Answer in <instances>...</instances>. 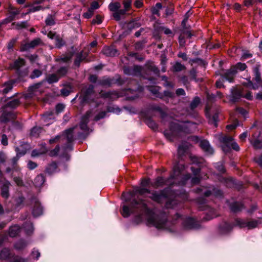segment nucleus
<instances>
[{"label":"nucleus","instance_id":"obj_26","mask_svg":"<svg viewBox=\"0 0 262 262\" xmlns=\"http://www.w3.org/2000/svg\"><path fill=\"white\" fill-rule=\"evenodd\" d=\"M147 89L153 95H155L156 97L160 99H163V95L162 93L159 92L160 87L158 86H147Z\"/></svg>","mask_w":262,"mask_h":262},{"label":"nucleus","instance_id":"obj_22","mask_svg":"<svg viewBox=\"0 0 262 262\" xmlns=\"http://www.w3.org/2000/svg\"><path fill=\"white\" fill-rule=\"evenodd\" d=\"M41 119L45 123H46L47 125L52 123L55 119L54 112L53 111L46 112L42 115Z\"/></svg>","mask_w":262,"mask_h":262},{"label":"nucleus","instance_id":"obj_50","mask_svg":"<svg viewBox=\"0 0 262 262\" xmlns=\"http://www.w3.org/2000/svg\"><path fill=\"white\" fill-rule=\"evenodd\" d=\"M45 23L47 26H53L55 24L54 17L51 15H49L46 19Z\"/></svg>","mask_w":262,"mask_h":262},{"label":"nucleus","instance_id":"obj_9","mask_svg":"<svg viewBox=\"0 0 262 262\" xmlns=\"http://www.w3.org/2000/svg\"><path fill=\"white\" fill-rule=\"evenodd\" d=\"M21 147H22V146L20 147H16V151L17 152L16 156L14 157H13L9 162V164H10L12 168L8 167L6 168V172H10L12 169H16L17 167V161L20 156H22L24 155L27 151V149H21Z\"/></svg>","mask_w":262,"mask_h":262},{"label":"nucleus","instance_id":"obj_27","mask_svg":"<svg viewBox=\"0 0 262 262\" xmlns=\"http://www.w3.org/2000/svg\"><path fill=\"white\" fill-rule=\"evenodd\" d=\"M25 64V61L24 59L19 58L14 61V62L11 64L10 67L12 69L18 71L19 69L24 66Z\"/></svg>","mask_w":262,"mask_h":262},{"label":"nucleus","instance_id":"obj_28","mask_svg":"<svg viewBox=\"0 0 262 262\" xmlns=\"http://www.w3.org/2000/svg\"><path fill=\"white\" fill-rule=\"evenodd\" d=\"M14 83L15 81L13 80L5 82L3 85L4 87V89L2 90L3 93L6 94L10 92L12 90Z\"/></svg>","mask_w":262,"mask_h":262},{"label":"nucleus","instance_id":"obj_16","mask_svg":"<svg viewBox=\"0 0 262 262\" xmlns=\"http://www.w3.org/2000/svg\"><path fill=\"white\" fill-rule=\"evenodd\" d=\"M203 188H198L196 190L197 193L204 194L205 196H209L211 194H213L216 197H221L223 195V193L221 190L215 188H213L212 191L209 190H204Z\"/></svg>","mask_w":262,"mask_h":262},{"label":"nucleus","instance_id":"obj_14","mask_svg":"<svg viewBox=\"0 0 262 262\" xmlns=\"http://www.w3.org/2000/svg\"><path fill=\"white\" fill-rule=\"evenodd\" d=\"M219 140L223 144L222 145V149L224 152H228L230 149V144L233 139L231 136L220 135Z\"/></svg>","mask_w":262,"mask_h":262},{"label":"nucleus","instance_id":"obj_15","mask_svg":"<svg viewBox=\"0 0 262 262\" xmlns=\"http://www.w3.org/2000/svg\"><path fill=\"white\" fill-rule=\"evenodd\" d=\"M191 162L192 164H195L198 166V167L195 168L194 166L191 167V171L196 176L199 174L201 170V164L204 162V159L202 158H198L195 156L190 157Z\"/></svg>","mask_w":262,"mask_h":262},{"label":"nucleus","instance_id":"obj_63","mask_svg":"<svg viewBox=\"0 0 262 262\" xmlns=\"http://www.w3.org/2000/svg\"><path fill=\"white\" fill-rule=\"evenodd\" d=\"M132 4V0H123V5L124 6V8L129 10Z\"/></svg>","mask_w":262,"mask_h":262},{"label":"nucleus","instance_id":"obj_62","mask_svg":"<svg viewBox=\"0 0 262 262\" xmlns=\"http://www.w3.org/2000/svg\"><path fill=\"white\" fill-rule=\"evenodd\" d=\"M106 114V112L105 111L99 113L95 117L94 120L95 121H98L101 119L104 118Z\"/></svg>","mask_w":262,"mask_h":262},{"label":"nucleus","instance_id":"obj_5","mask_svg":"<svg viewBox=\"0 0 262 262\" xmlns=\"http://www.w3.org/2000/svg\"><path fill=\"white\" fill-rule=\"evenodd\" d=\"M260 223L258 220L243 219L237 218L235 220V225L241 228H246L248 230H251L256 228Z\"/></svg>","mask_w":262,"mask_h":262},{"label":"nucleus","instance_id":"obj_43","mask_svg":"<svg viewBox=\"0 0 262 262\" xmlns=\"http://www.w3.org/2000/svg\"><path fill=\"white\" fill-rule=\"evenodd\" d=\"M42 130V128L40 127H34L31 130L30 135L33 137H37Z\"/></svg>","mask_w":262,"mask_h":262},{"label":"nucleus","instance_id":"obj_64","mask_svg":"<svg viewBox=\"0 0 262 262\" xmlns=\"http://www.w3.org/2000/svg\"><path fill=\"white\" fill-rule=\"evenodd\" d=\"M93 14L94 11L89 8L86 12L83 13V16L85 18H90L93 16Z\"/></svg>","mask_w":262,"mask_h":262},{"label":"nucleus","instance_id":"obj_41","mask_svg":"<svg viewBox=\"0 0 262 262\" xmlns=\"http://www.w3.org/2000/svg\"><path fill=\"white\" fill-rule=\"evenodd\" d=\"M8 12L11 20H14L15 16L19 13V11L12 6L9 7Z\"/></svg>","mask_w":262,"mask_h":262},{"label":"nucleus","instance_id":"obj_54","mask_svg":"<svg viewBox=\"0 0 262 262\" xmlns=\"http://www.w3.org/2000/svg\"><path fill=\"white\" fill-rule=\"evenodd\" d=\"M107 112L118 114L120 112V109L116 106H109L107 107Z\"/></svg>","mask_w":262,"mask_h":262},{"label":"nucleus","instance_id":"obj_8","mask_svg":"<svg viewBox=\"0 0 262 262\" xmlns=\"http://www.w3.org/2000/svg\"><path fill=\"white\" fill-rule=\"evenodd\" d=\"M30 205L32 206V213L34 217L42 214L43 207L37 198L32 196L30 199Z\"/></svg>","mask_w":262,"mask_h":262},{"label":"nucleus","instance_id":"obj_23","mask_svg":"<svg viewBox=\"0 0 262 262\" xmlns=\"http://www.w3.org/2000/svg\"><path fill=\"white\" fill-rule=\"evenodd\" d=\"M102 53L108 57H114L117 55L118 51L113 47H104L102 50Z\"/></svg>","mask_w":262,"mask_h":262},{"label":"nucleus","instance_id":"obj_24","mask_svg":"<svg viewBox=\"0 0 262 262\" xmlns=\"http://www.w3.org/2000/svg\"><path fill=\"white\" fill-rule=\"evenodd\" d=\"M237 73V71L235 68H232L228 70L224 74V78L230 82L233 81L234 77Z\"/></svg>","mask_w":262,"mask_h":262},{"label":"nucleus","instance_id":"obj_21","mask_svg":"<svg viewBox=\"0 0 262 262\" xmlns=\"http://www.w3.org/2000/svg\"><path fill=\"white\" fill-rule=\"evenodd\" d=\"M88 55V53L86 52H84L83 51L76 54L74 64L76 67H79L81 61L86 60Z\"/></svg>","mask_w":262,"mask_h":262},{"label":"nucleus","instance_id":"obj_32","mask_svg":"<svg viewBox=\"0 0 262 262\" xmlns=\"http://www.w3.org/2000/svg\"><path fill=\"white\" fill-rule=\"evenodd\" d=\"M12 25L13 26V28L16 30L27 28L29 26L28 21L14 22L12 23Z\"/></svg>","mask_w":262,"mask_h":262},{"label":"nucleus","instance_id":"obj_19","mask_svg":"<svg viewBox=\"0 0 262 262\" xmlns=\"http://www.w3.org/2000/svg\"><path fill=\"white\" fill-rule=\"evenodd\" d=\"M199 145L207 155H212L214 152L213 149L210 146L209 143L206 140H202L200 141Z\"/></svg>","mask_w":262,"mask_h":262},{"label":"nucleus","instance_id":"obj_60","mask_svg":"<svg viewBox=\"0 0 262 262\" xmlns=\"http://www.w3.org/2000/svg\"><path fill=\"white\" fill-rule=\"evenodd\" d=\"M59 150H60V147L58 145L55 147V148L54 149L50 151V155L52 157L56 156L58 154Z\"/></svg>","mask_w":262,"mask_h":262},{"label":"nucleus","instance_id":"obj_42","mask_svg":"<svg viewBox=\"0 0 262 262\" xmlns=\"http://www.w3.org/2000/svg\"><path fill=\"white\" fill-rule=\"evenodd\" d=\"M121 7V4L118 2L111 3L108 5L110 10L113 13L117 12Z\"/></svg>","mask_w":262,"mask_h":262},{"label":"nucleus","instance_id":"obj_31","mask_svg":"<svg viewBox=\"0 0 262 262\" xmlns=\"http://www.w3.org/2000/svg\"><path fill=\"white\" fill-rule=\"evenodd\" d=\"M10 185V182L6 181L4 182L2 187L1 195L4 198H8L9 196V188Z\"/></svg>","mask_w":262,"mask_h":262},{"label":"nucleus","instance_id":"obj_40","mask_svg":"<svg viewBox=\"0 0 262 262\" xmlns=\"http://www.w3.org/2000/svg\"><path fill=\"white\" fill-rule=\"evenodd\" d=\"M19 100L18 99H14L8 102L3 108L4 110L7 107L11 108H16L19 105Z\"/></svg>","mask_w":262,"mask_h":262},{"label":"nucleus","instance_id":"obj_30","mask_svg":"<svg viewBox=\"0 0 262 262\" xmlns=\"http://www.w3.org/2000/svg\"><path fill=\"white\" fill-rule=\"evenodd\" d=\"M98 84L102 86L110 87L113 84V78L103 77L98 81Z\"/></svg>","mask_w":262,"mask_h":262},{"label":"nucleus","instance_id":"obj_59","mask_svg":"<svg viewBox=\"0 0 262 262\" xmlns=\"http://www.w3.org/2000/svg\"><path fill=\"white\" fill-rule=\"evenodd\" d=\"M234 68L236 70L238 69L240 71H244L246 69L247 66L245 63L238 62L236 64Z\"/></svg>","mask_w":262,"mask_h":262},{"label":"nucleus","instance_id":"obj_53","mask_svg":"<svg viewBox=\"0 0 262 262\" xmlns=\"http://www.w3.org/2000/svg\"><path fill=\"white\" fill-rule=\"evenodd\" d=\"M222 228V232L223 233H226L231 230L233 226L231 225L226 223Z\"/></svg>","mask_w":262,"mask_h":262},{"label":"nucleus","instance_id":"obj_37","mask_svg":"<svg viewBox=\"0 0 262 262\" xmlns=\"http://www.w3.org/2000/svg\"><path fill=\"white\" fill-rule=\"evenodd\" d=\"M57 171V165L55 162H52L49 165L46 169V171L49 174H52Z\"/></svg>","mask_w":262,"mask_h":262},{"label":"nucleus","instance_id":"obj_51","mask_svg":"<svg viewBox=\"0 0 262 262\" xmlns=\"http://www.w3.org/2000/svg\"><path fill=\"white\" fill-rule=\"evenodd\" d=\"M185 69L184 65L182 64L180 62H176L173 66V70L175 72H180Z\"/></svg>","mask_w":262,"mask_h":262},{"label":"nucleus","instance_id":"obj_34","mask_svg":"<svg viewBox=\"0 0 262 262\" xmlns=\"http://www.w3.org/2000/svg\"><path fill=\"white\" fill-rule=\"evenodd\" d=\"M231 210L233 212L241 211L244 208V205L240 202H234L230 206Z\"/></svg>","mask_w":262,"mask_h":262},{"label":"nucleus","instance_id":"obj_52","mask_svg":"<svg viewBox=\"0 0 262 262\" xmlns=\"http://www.w3.org/2000/svg\"><path fill=\"white\" fill-rule=\"evenodd\" d=\"M55 43L56 46L57 48H60L64 45V41L58 35H57L55 38Z\"/></svg>","mask_w":262,"mask_h":262},{"label":"nucleus","instance_id":"obj_38","mask_svg":"<svg viewBox=\"0 0 262 262\" xmlns=\"http://www.w3.org/2000/svg\"><path fill=\"white\" fill-rule=\"evenodd\" d=\"M207 117L208 118V122L210 124H213L215 127L217 126V122L218 121V114H214L212 117H210L207 112L206 114Z\"/></svg>","mask_w":262,"mask_h":262},{"label":"nucleus","instance_id":"obj_48","mask_svg":"<svg viewBox=\"0 0 262 262\" xmlns=\"http://www.w3.org/2000/svg\"><path fill=\"white\" fill-rule=\"evenodd\" d=\"M113 84H117L121 85L125 83V80L122 79L120 76L116 75L115 77H113Z\"/></svg>","mask_w":262,"mask_h":262},{"label":"nucleus","instance_id":"obj_25","mask_svg":"<svg viewBox=\"0 0 262 262\" xmlns=\"http://www.w3.org/2000/svg\"><path fill=\"white\" fill-rule=\"evenodd\" d=\"M142 69L141 66H135L132 69H125L124 72L126 74L138 75L141 74Z\"/></svg>","mask_w":262,"mask_h":262},{"label":"nucleus","instance_id":"obj_12","mask_svg":"<svg viewBox=\"0 0 262 262\" xmlns=\"http://www.w3.org/2000/svg\"><path fill=\"white\" fill-rule=\"evenodd\" d=\"M42 45H43V42L41 39L40 38H36L30 42L22 43L20 50L21 52L29 51L31 49H33Z\"/></svg>","mask_w":262,"mask_h":262},{"label":"nucleus","instance_id":"obj_6","mask_svg":"<svg viewBox=\"0 0 262 262\" xmlns=\"http://www.w3.org/2000/svg\"><path fill=\"white\" fill-rule=\"evenodd\" d=\"M168 188H165L160 191H150V195L149 198L151 199L153 201L161 204L163 201L167 200V192Z\"/></svg>","mask_w":262,"mask_h":262},{"label":"nucleus","instance_id":"obj_45","mask_svg":"<svg viewBox=\"0 0 262 262\" xmlns=\"http://www.w3.org/2000/svg\"><path fill=\"white\" fill-rule=\"evenodd\" d=\"M24 228L27 234H31L34 230L33 225L30 222H27L24 225Z\"/></svg>","mask_w":262,"mask_h":262},{"label":"nucleus","instance_id":"obj_13","mask_svg":"<svg viewBox=\"0 0 262 262\" xmlns=\"http://www.w3.org/2000/svg\"><path fill=\"white\" fill-rule=\"evenodd\" d=\"M94 87L93 85H90L85 90L82 91L81 94L79 97L80 103L81 104L90 102V97L93 94Z\"/></svg>","mask_w":262,"mask_h":262},{"label":"nucleus","instance_id":"obj_57","mask_svg":"<svg viewBox=\"0 0 262 262\" xmlns=\"http://www.w3.org/2000/svg\"><path fill=\"white\" fill-rule=\"evenodd\" d=\"M251 143L254 148L259 149L262 148V141H260L258 140H255L254 141H251Z\"/></svg>","mask_w":262,"mask_h":262},{"label":"nucleus","instance_id":"obj_3","mask_svg":"<svg viewBox=\"0 0 262 262\" xmlns=\"http://www.w3.org/2000/svg\"><path fill=\"white\" fill-rule=\"evenodd\" d=\"M196 128V124L189 121H172L170 123L169 129L164 132L165 137L172 141L181 133L189 134Z\"/></svg>","mask_w":262,"mask_h":262},{"label":"nucleus","instance_id":"obj_56","mask_svg":"<svg viewBox=\"0 0 262 262\" xmlns=\"http://www.w3.org/2000/svg\"><path fill=\"white\" fill-rule=\"evenodd\" d=\"M151 108L154 110L159 112L162 116L164 114V108H162L158 105L153 104L151 106Z\"/></svg>","mask_w":262,"mask_h":262},{"label":"nucleus","instance_id":"obj_2","mask_svg":"<svg viewBox=\"0 0 262 262\" xmlns=\"http://www.w3.org/2000/svg\"><path fill=\"white\" fill-rule=\"evenodd\" d=\"M184 169L185 166L183 164L177 163L173 167L172 174L168 179L166 180L162 177H158L150 183V185L155 188L164 185L172 186L175 184L184 185L186 183V181L190 178V174L184 175L183 173Z\"/></svg>","mask_w":262,"mask_h":262},{"label":"nucleus","instance_id":"obj_11","mask_svg":"<svg viewBox=\"0 0 262 262\" xmlns=\"http://www.w3.org/2000/svg\"><path fill=\"white\" fill-rule=\"evenodd\" d=\"M254 80L255 81L254 83L249 80L248 82L245 83V85L249 88L252 89L253 90L258 89L261 85V79L260 77V74L258 71V69H255L254 70Z\"/></svg>","mask_w":262,"mask_h":262},{"label":"nucleus","instance_id":"obj_1","mask_svg":"<svg viewBox=\"0 0 262 262\" xmlns=\"http://www.w3.org/2000/svg\"><path fill=\"white\" fill-rule=\"evenodd\" d=\"M149 203V201L143 199H133L130 202V207L126 205L123 206L121 214L123 217H127L132 213H139L137 216L139 222L142 221V215L144 214L146 216L148 226L172 231L173 223L167 220V216L165 214L158 215L154 213L152 210L148 206Z\"/></svg>","mask_w":262,"mask_h":262},{"label":"nucleus","instance_id":"obj_36","mask_svg":"<svg viewBox=\"0 0 262 262\" xmlns=\"http://www.w3.org/2000/svg\"><path fill=\"white\" fill-rule=\"evenodd\" d=\"M20 228L17 225H14L9 228V236L14 237H15L20 232Z\"/></svg>","mask_w":262,"mask_h":262},{"label":"nucleus","instance_id":"obj_17","mask_svg":"<svg viewBox=\"0 0 262 262\" xmlns=\"http://www.w3.org/2000/svg\"><path fill=\"white\" fill-rule=\"evenodd\" d=\"M183 227L185 229H192L198 228L197 222L191 217L186 218L183 222Z\"/></svg>","mask_w":262,"mask_h":262},{"label":"nucleus","instance_id":"obj_33","mask_svg":"<svg viewBox=\"0 0 262 262\" xmlns=\"http://www.w3.org/2000/svg\"><path fill=\"white\" fill-rule=\"evenodd\" d=\"M146 193L150 194V190L149 189L145 188L144 187H137L134 188L132 196H135L136 194H138V193L141 195H142Z\"/></svg>","mask_w":262,"mask_h":262},{"label":"nucleus","instance_id":"obj_47","mask_svg":"<svg viewBox=\"0 0 262 262\" xmlns=\"http://www.w3.org/2000/svg\"><path fill=\"white\" fill-rule=\"evenodd\" d=\"M27 245V243L23 240H20L15 243L14 248L17 250H21Z\"/></svg>","mask_w":262,"mask_h":262},{"label":"nucleus","instance_id":"obj_55","mask_svg":"<svg viewBox=\"0 0 262 262\" xmlns=\"http://www.w3.org/2000/svg\"><path fill=\"white\" fill-rule=\"evenodd\" d=\"M42 9H43V8L41 6L33 5V6H31V7L29 8V9L28 10V13H33V12H35L36 11H39L40 10H42Z\"/></svg>","mask_w":262,"mask_h":262},{"label":"nucleus","instance_id":"obj_20","mask_svg":"<svg viewBox=\"0 0 262 262\" xmlns=\"http://www.w3.org/2000/svg\"><path fill=\"white\" fill-rule=\"evenodd\" d=\"M91 114L92 112L91 111H89L86 112V114L81 118L79 125L80 128L84 131H86L88 129L87 124L89 122V119L90 117Z\"/></svg>","mask_w":262,"mask_h":262},{"label":"nucleus","instance_id":"obj_7","mask_svg":"<svg viewBox=\"0 0 262 262\" xmlns=\"http://www.w3.org/2000/svg\"><path fill=\"white\" fill-rule=\"evenodd\" d=\"M241 97H244L249 100H252L253 98V96L250 92H248L246 94H244L243 89H239L237 88H233L232 89L231 101L232 102H236Z\"/></svg>","mask_w":262,"mask_h":262},{"label":"nucleus","instance_id":"obj_61","mask_svg":"<svg viewBox=\"0 0 262 262\" xmlns=\"http://www.w3.org/2000/svg\"><path fill=\"white\" fill-rule=\"evenodd\" d=\"M190 75L191 76V78L193 80H195V81L198 82V81L202 80V79H196V70L194 69H192L190 71Z\"/></svg>","mask_w":262,"mask_h":262},{"label":"nucleus","instance_id":"obj_4","mask_svg":"<svg viewBox=\"0 0 262 262\" xmlns=\"http://www.w3.org/2000/svg\"><path fill=\"white\" fill-rule=\"evenodd\" d=\"M75 127H72L64 130L62 135H57L55 138L50 139L49 143L62 142L64 144L63 146L65 151L72 150L73 149L72 143L74 141L73 130Z\"/></svg>","mask_w":262,"mask_h":262},{"label":"nucleus","instance_id":"obj_29","mask_svg":"<svg viewBox=\"0 0 262 262\" xmlns=\"http://www.w3.org/2000/svg\"><path fill=\"white\" fill-rule=\"evenodd\" d=\"M46 181L45 177L42 174L37 175L34 180V184L36 187H40Z\"/></svg>","mask_w":262,"mask_h":262},{"label":"nucleus","instance_id":"obj_10","mask_svg":"<svg viewBox=\"0 0 262 262\" xmlns=\"http://www.w3.org/2000/svg\"><path fill=\"white\" fill-rule=\"evenodd\" d=\"M196 203L200 205L199 208L201 210L208 209V212L207 213V215L209 216L207 217V220L213 219L217 216L215 210L210 208L208 205H206L205 200L203 198H199L196 200Z\"/></svg>","mask_w":262,"mask_h":262},{"label":"nucleus","instance_id":"obj_46","mask_svg":"<svg viewBox=\"0 0 262 262\" xmlns=\"http://www.w3.org/2000/svg\"><path fill=\"white\" fill-rule=\"evenodd\" d=\"M59 80V77L57 76V75L55 74H52L49 75L47 78V80L48 83H52L54 82H56Z\"/></svg>","mask_w":262,"mask_h":262},{"label":"nucleus","instance_id":"obj_58","mask_svg":"<svg viewBox=\"0 0 262 262\" xmlns=\"http://www.w3.org/2000/svg\"><path fill=\"white\" fill-rule=\"evenodd\" d=\"M42 74L41 71L39 70H34L30 75V77L32 79L39 77Z\"/></svg>","mask_w":262,"mask_h":262},{"label":"nucleus","instance_id":"obj_18","mask_svg":"<svg viewBox=\"0 0 262 262\" xmlns=\"http://www.w3.org/2000/svg\"><path fill=\"white\" fill-rule=\"evenodd\" d=\"M100 95L101 98L104 99L107 98L112 100L116 99L121 96V95L117 92L115 91L105 92L101 91L100 93Z\"/></svg>","mask_w":262,"mask_h":262},{"label":"nucleus","instance_id":"obj_35","mask_svg":"<svg viewBox=\"0 0 262 262\" xmlns=\"http://www.w3.org/2000/svg\"><path fill=\"white\" fill-rule=\"evenodd\" d=\"M13 118L14 115L11 112H7L4 111L1 117V121L3 122H6Z\"/></svg>","mask_w":262,"mask_h":262},{"label":"nucleus","instance_id":"obj_49","mask_svg":"<svg viewBox=\"0 0 262 262\" xmlns=\"http://www.w3.org/2000/svg\"><path fill=\"white\" fill-rule=\"evenodd\" d=\"M200 103V99L198 97H195L194 98L193 100L191 101L190 103V108L191 110H194L195 108Z\"/></svg>","mask_w":262,"mask_h":262},{"label":"nucleus","instance_id":"obj_44","mask_svg":"<svg viewBox=\"0 0 262 262\" xmlns=\"http://www.w3.org/2000/svg\"><path fill=\"white\" fill-rule=\"evenodd\" d=\"M10 255V250L8 248L3 249L0 252V258L2 259H7Z\"/></svg>","mask_w":262,"mask_h":262},{"label":"nucleus","instance_id":"obj_39","mask_svg":"<svg viewBox=\"0 0 262 262\" xmlns=\"http://www.w3.org/2000/svg\"><path fill=\"white\" fill-rule=\"evenodd\" d=\"M127 11L124 8L123 9H118L117 12L113 13V16L116 20L119 21L121 19V16L125 15Z\"/></svg>","mask_w":262,"mask_h":262}]
</instances>
